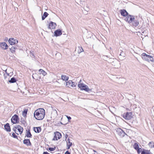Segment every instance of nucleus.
<instances>
[{
	"label": "nucleus",
	"instance_id": "49530a36",
	"mask_svg": "<svg viewBox=\"0 0 154 154\" xmlns=\"http://www.w3.org/2000/svg\"><path fill=\"white\" fill-rule=\"evenodd\" d=\"M43 154H50L47 152H44Z\"/></svg>",
	"mask_w": 154,
	"mask_h": 154
},
{
	"label": "nucleus",
	"instance_id": "ddd939ff",
	"mask_svg": "<svg viewBox=\"0 0 154 154\" xmlns=\"http://www.w3.org/2000/svg\"><path fill=\"white\" fill-rule=\"evenodd\" d=\"M23 143L27 146H31L32 145L30 140L28 139H24L23 140Z\"/></svg>",
	"mask_w": 154,
	"mask_h": 154
},
{
	"label": "nucleus",
	"instance_id": "c85d7f7f",
	"mask_svg": "<svg viewBox=\"0 0 154 154\" xmlns=\"http://www.w3.org/2000/svg\"><path fill=\"white\" fill-rule=\"evenodd\" d=\"M61 79L62 80L64 81H67L69 79V77L65 75H61Z\"/></svg>",
	"mask_w": 154,
	"mask_h": 154
},
{
	"label": "nucleus",
	"instance_id": "f257e3e1",
	"mask_svg": "<svg viewBox=\"0 0 154 154\" xmlns=\"http://www.w3.org/2000/svg\"><path fill=\"white\" fill-rule=\"evenodd\" d=\"M141 55L142 58L144 60L149 62L150 61L153 62V58L152 56H151L150 55L147 54L145 53H143Z\"/></svg>",
	"mask_w": 154,
	"mask_h": 154
},
{
	"label": "nucleus",
	"instance_id": "a211bd4d",
	"mask_svg": "<svg viewBox=\"0 0 154 154\" xmlns=\"http://www.w3.org/2000/svg\"><path fill=\"white\" fill-rule=\"evenodd\" d=\"M131 23H132V25L133 26H134L135 27H137L139 24V21L135 19Z\"/></svg>",
	"mask_w": 154,
	"mask_h": 154
},
{
	"label": "nucleus",
	"instance_id": "ea45409f",
	"mask_svg": "<svg viewBox=\"0 0 154 154\" xmlns=\"http://www.w3.org/2000/svg\"><path fill=\"white\" fill-rule=\"evenodd\" d=\"M66 117L67 119L68 120V121H69L71 119V117L69 116H66Z\"/></svg>",
	"mask_w": 154,
	"mask_h": 154
},
{
	"label": "nucleus",
	"instance_id": "79ce46f5",
	"mask_svg": "<svg viewBox=\"0 0 154 154\" xmlns=\"http://www.w3.org/2000/svg\"><path fill=\"white\" fill-rule=\"evenodd\" d=\"M64 154H70V152L67 150L66 152Z\"/></svg>",
	"mask_w": 154,
	"mask_h": 154
},
{
	"label": "nucleus",
	"instance_id": "7ed1b4c3",
	"mask_svg": "<svg viewBox=\"0 0 154 154\" xmlns=\"http://www.w3.org/2000/svg\"><path fill=\"white\" fill-rule=\"evenodd\" d=\"M34 117L38 120H42L44 118L45 115L39 113V112L35 111L34 113Z\"/></svg>",
	"mask_w": 154,
	"mask_h": 154
},
{
	"label": "nucleus",
	"instance_id": "cd10ccee",
	"mask_svg": "<svg viewBox=\"0 0 154 154\" xmlns=\"http://www.w3.org/2000/svg\"><path fill=\"white\" fill-rule=\"evenodd\" d=\"M18 127V128L17 129L18 131L20 132V134H22L23 132V128L20 126Z\"/></svg>",
	"mask_w": 154,
	"mask_h": 154
},
{
	"label": "nucleus",
	"instance_id": "a19ab883",
	"mask_svg": "<svg viewBox=\"0 0 154 154\" xmlns=\"http://www.w3.org/2000/svg\"><path fill=\"white\" fill-rule=\"evenodd\" d=\"M13 130L16 134H18L16 132V128H13Z\"/></svg>",
	"mask_w": 154,
	"mask_h": 154
},
{
	"label": "nucleus",
	"instance_id": "20e7f679",
	"mask_svg": "<svg viewBox=\"0 0 154 154\" xmlns=\"http://www.w3.org/2000/svg\"><path fill=\"white\" fill-rule=\"evenodd\" d=\"M122 116L125 119L129 120L133 117L132 113L131 112H127L124 113Z\"/></svg>",
	"mask_w": 154,
	"mask_h": 154
},
{
	"label": "nucleus",
	"instance_id": "e433bc0d",
	"mask_svg": "<svg viewBox=\"0 0 154 154\" xmlns=\"http://www.w3.org/2000/svg\"><path fill=\"white\" fill-rule=\"evenodd\" d=\"M55 148H56L55 147L54 148L49 147L48 149L51 151H53L55 149Z\"/></svg>",
	"mask_w": 154,
	"mask_h": 154
},
{
	"label": "nucleus",
	"instance_id": "72a5a7b5",
	"mask_svg": "<svg viewBox=\"0 0 154 154\" xmlns=\"http://www.w3.org/2000/svg\"><path fill=\"white\" fill-rule=\"evenodd\" d=\"M149 145L151 148L154 147V142L153 141H151L149 142Z\"/></svg>",
	"mask_w": 154,
	"mask_h": 154
},
{
	"label": "nucleus",
	"instance_id": "c756f323",
	"mask_svg": "<svg viewBox=\"0 0 154 154\" xmlns=\"http://www.w3.org/2000/svg\"><path fill=\"white\" fill-rule=\"evenodd\" d=\"M27 112V110L26 109H24L22 112V115L24 117L26 116Z\"/></svg>",
	"mask_w": 154,
	"mask_h": 154
},
{
	"label": "nucleus",
	"instance_id": "c03bdc74",
	"mask_svg": "<svg viewBox=\"0 0 154 154\" xmlns=\"http://www.w3.org/2000/svg\"><path fill=\"white\" fill-rule=\"evenodd\" d=\"M20 126V125H15V126H14V128H15L16 129H17L18 128V126Z\"/></svg>",
	"mask_w": 154,
	"mask_h": 154
},
{
	"label": "nucleus",
	"instance_id": "f03ea898",
	"mask_svg": "<svg viewBox=\"0 0 154 154\" xmlns=\"http://www.w3.org/2000/svg\"><path fill=\"white\" fill-rule=\"evenodd\" d=\"M135 19L134 16L133 15L130 14H129L127 16L124 20L129 23H131Z\"/></svg>",
	"mask_w": 154,
	"mask_h": 154
},
{
	"label": "nucleus",
	"instance_id": "0eeeda50",
	"mask_svg": "<svg viewBox=\"0 0 154 154\" xmlns=\"http://www.w3.org/2000/svg\"><path fill=\"white\" fill-rule=\"evenodd\" d=\"M57 24L56 23L53 22L52 21H51L48 25V27L49 29H54L55 28Z\"/></svg>",
	"mask_w": 154,
	"mask_h": 154
},
{
	"label": "nucleus",
	"instance_id": "f3484780",
	"mask_svg": "<svg viewBox=\"0 0 154 154\" xmlns=\"http://www.w3.org/2000/svg\"><path fill=\"white\" fill-rule=\"evenodd\" d=\"M4 128L5 130L8 132H10L11 131V128L8 123H6L4 125Z\"/></svg>",
	"mask_w": 154,
	"mask_h": 154
},
{
	"label": "nucleus",
	"instance_id": "f704fd0d",
	"mask_svg": "<svg viewBox=\"0 0 154 154\" xmlns=\"http://www.w3.org/2000/svg\"><path fill=\"white\" fill-rule=\"evenodd\" d=\"M12 135V137H14V138H17V139H18V138H17V136L16 135V134H15V133H13Z\"/></svg>",
	"mask_w": 154,
	"mask_h": 154
},
{
	"label": "nucleus",
	"instance_id": "2f4dec72",
	"mask_svg": "<svg viewBox=\"0 0 154 154\" xmlns=\"http://www.w3.org/2000/svg\"><path fill=\"white\" fill-rule=\"evenodd\" d=\"M66 86H71V84H72V80H69L67 82H66Z\"/></svg>",
	"mask_w": 154,
	"mask_h": 154
},
{
	"label": "nucleus",
	"instance_id": "603ef678",
	"mask_svg": "<svg viewBox=\"0 0 154 154\" xmlns=\"http://www.w3.org/2000/svg\"><path fill=\"white\" fill-rule=\"evenodd\" d=\"M43 88V87H39V89H41V88Z\"/></svg>",
	"mask_w": 154,
	"mask_h": 154
},
{
	"label": "nucleus",
	"instance_id": "473e14b6",
	"mask_svg": "<svg viewBox=\"0 0 154 154\" xmlns=\"http://www.w3.org/2000/svg\"><path fill=\"white\" fill-rule=\"evenodd\" d=\"M75 80H73V81H72V84H71V87H76L77 85V83L75 81Z\"/></svg>",
	"mask_w": 154,
	"mask_h": 154
},
{
	"label": "nucleus",
	"instance_id": "412c9836",
	"mask_svg": "<svg viewBox=\"0 0 154 154\" xmlns=\"http://www.w3.org/2000/svg\"><path fill=\"white\" fill-rule=\"evenodd\" d=\"M33 130L35 133H39L41 131V128L40 127H34Z\"/></svg>",
	"mask_w": 154,
	"mask_h": 154
},
{
	"label": "nucleus",
	"instance_id": "3c124183",
	"mask_svg": "<svg viewBox=\"0 0 154 154\" xmlns=\"http://www.w3.org/2000/svg\"><path fill=\"white\" fill-rule=\"evenodd\" d=\"M33 75H34V74H33V75H32V76L33 78L34 79V78L33 76Z\"/></svg>",
	"mask_w": 154,
	"mask_h": 154
},
{
	"label": "nucleus",
	"instance_id": "f8f14e48",
	"mask_svg": "<svg viewBox=\"0 0 154 154\" xmlns=\"http://www.w3.org/2000/svg\"><path fill=\"white\" fill-rule=\"evenodd\" d=\"M0 47L4 50L7 49L8 47V45L5 42H0Z\"/></svg>",
	"mask_w": 154,
	"mask_h": 154
},
{
	"label": "nucleus",
	"instance_id": "4468645a",
	"mask_svg": "<svg viewBox=\"0 0 154 154\" xmlns=\"http://www.w3.org/2000/svg\"><path fill=\"white\" fill-rule=\"evenodd\" d=\"M116 131L121 137H123L125 136V133L121 129L118 128L117 129Z\"/></svg>",
	"mask_w": 154,
	"mask_h": 154
},
{
	"label": "nucleus",
	"instance_id": "2eb2a0df",
	"mask_svg": "<svg viewBox=\"0 0 154 154\" xmlns=\"http://www.w3.org/2000/svg\"><path fill=\"white\" fill-rule=\"evenodd\" d=\"M78 89L81 91L85 90V91L90 93L91 92L92 90L89 89L88 87H78Z\"/></svg>",
	"mask_w": 154,
	"mask_h": 154
},
{
	"label": "nucleus",
	"instance_id": "864d4df0",
	"mask_svg": "<svg viewBox=\"0 0 154 154\" xmlns=\"http://www.w3.org/2000/svg\"><path fill=\"white\" fill-rule=\"evenodd\" d=\"M5 72L6 73L7 72V70H5Z\"/></svg>",
	"mask_w": 154,
	"mask_h": 154
},
{
	"label": "nucleus",
	"instance_id": "4be33fe9",
	"mask_svg": "<svg viewBox=\"0 0 154 154\" xmlns=\"http://www.w3.org/2000/svg\"><path fill=\"white\" fill-rule=\"evenodd\" d=\"M125 54L124 52L122 51L120 54L119 55V59H121L122 60H123V58L125 57Z\"/></svg>",
	"mask_w": 154,
	"mask_h": 154
},
{
	"label": "nucleus",
	"instance_id": "5fc2aeb1",
	"mask_svg": "<svg viewBox=\"0 0 154 154\" xmlns=\"http://www.w3.org/2000/svg\"><path fill=\"white\" fill-rule=\"evenodd\" d=\"M17 85L18 86H20V85H19L18 84H17Z\"/></svg>",
	"mask_w": 154,
	"mask_h": 154
},
{
	"label": "nucleus",
	"instance_id": "6e6552de",
	"mask_svg": "<svg viewBox=\"0 0 154 154\" xmlns=\"http://www.w3.org/2000/svg\"><path fill=\"white\" fill-rule=\"evenodd\" d=\"M134 148L137 151L138 154H140L141 152V148H139L138 143H135L133 145Z\"/></svg>",
	"mask_w": 154,
	"mask_h": 154
},
{
	"label": "nucleus",
	"instance_id": "9d476101",
	"mask_svg": "<svg viewBox=\"0 0 154 154\" xmlns=\"http://www.w3.org/2000/svg\"><path fill=\"white\" fill-rule=\"evenodd\" d=\"M62 29H58L54 32V36L56 37H58L60 36L62 34Z\"/></svg>",
	"mask_w": 154,
	"mask_h": 154
},
{
	"label": "nucleus",
	"instance_id": "5701e85b",
	"mask_svg": "<svg viewBox=\"0 0 154 154\" xmlns=\"http://www.w3.org/2000/svg\"><path fill=\"white\" fill-rule=\"evenodd\" d=\"M82 80L80 79L78 84V87H88V86L82 83H81Z\"/></svg>",
	"mask_w": 154,
	"mask_h": 154
},
{
	"label": "nucleus",
	"instance_id": "393cba45",
	"mask_svg": "<svg viewBox=\"0 0 154 154\" xmlns=\"http://www.w3.org/2000/svg\"><path fill=\"white\" fill-rule=\"evenodd\" d=\"M48 15V14L46 12H44L42 16V20H44L47 17Z\"/></svg>",
	"mask_w": 154,
	"mask_h": 154
},
{
	"label": "nucleus",
	"instance_id": "37998d69",
	"mask_svg": "<svg viewBox=\"0 0 154 154\" xmlns=\"http://www.w3.org/2000/svg\"><path fill=\"white\" fill-rule=\"evenodd\" d=\"M21 122L25 126H26L25 124L24 123L25 122L24 120L23 121H22Z\"/></svg>",
	"mask_w": 154,
	"mask_h": 154
},
{
	"label": "nucleus",
	"instance_id": "1a4fd4ad",
	"mask_svg": "<svg viewBox=\"0 0 154 154\" xmlns=\"http://www.w3.org/2000/svg\"><path fill=\"white\" fill-rule=\"evenodd\" d=\"M8 42L11 45H12L17 43H18V41L17 40L13 38H10L8 40Z\"/></svg>",
	"mask_w": 154,
	"mask_h": 154
},
{
	"label": "nucleus",
	"instance_id": "bb28decb",
	"mask_svg": "<svg viewBox=\"0 0 154 154\" xmlns=\"http://www.w3.org/2000/svg\"><path fill=\"white\" fill-rule=\"evenodd\" d=\"M17 49L16 48L14 47V46H12L11 47L9 48V50H10L11 52L13 53H14L15 52L16 49Z\"/></svg>",
	"mask_w": 154,
	"mask_h": 154
},
{
	"label": "nucleus",
	"instance_id": "58836bf2",
	"mask_svg": "<svg viewBox=\"0 0 154 154\" xmlns=\"http://www.w3.org/2000/svg\"><path fill=\"white\" fill-rule=\"evenodd\" d=\"M67 146V149H69L70 147L72 146L71 145V144H66Z\"/></svg>",
	"mask_w": 154,
	"mask_h": 154
},
{
	"label": "nucleus",
	"instance_id": "6ab92c4d",
	"mask_svg": "<svg viewBox=\"0 0 154 154\" xmlns=\"http://www.w3.org/2000/svg\"><path fill=\"white\" fill-rule=\"evenodd\" d=\"M141 154H151V152L149 151L145 150L144 149H141Z\"/></svg>",
	"mask_w": 154,
	"mask_h": 154
},
{
	"label": "nucleus",
	"instance_id": "8fccbe9b",
	"mask_svg": "<svg viewBox=\"0 0 154 154\" xmlns=\"http://www.w3.org/2000/svg\"><path fill=\"white\" fill-rule=\"evenodd\" d=\"M86 14H87L88 13V11H86L85 13Z\"/></svg>",
	"mask_w": 154,
	"mask_h": 154
},
{
	"label": "nucleus",
	"instance_id": "4c0bfd02",
	"mask_svg": "<svg viewBox=\"0 0 154 154\" xmlns=\"http://www.w3.org/2000/svg\"><path fill=\"white\" fill-rule=\"evenodd\" d=\"M34 52L32 51V52H30V56L32 57H35V55L34 54Z\"/></svg>",
	"mask_w": 154,
	"mask_h": 154
},
{
	"label": "nucleus",
	"instance_id": "6e6d98bb",
	"mask_svg": "<svg viewBox=\"0 0 154 154\" xmlns=\"http://www.w3.org/2000/svg\"><path fill=\"white\" fill-rule=\"evenodd\" d=\"M153 130L154 131V128H153Z\"/></svg>",
	"mask_w": 154,
	"mask_h": 154
},
{
	"label": "nucleus",
	"instance_id": "09e8293b",
	"mask_svg": "<svg viewBox=\"0 0 154 154\" xmlns=\"http://www.w3.org/2000/svg\"><path fill=\"white\" fill-rule=\"evenodd\" d=\"M6 74L7 75L9 76V73L6 72Z\"/></svg>",
	"mask_w": 154,
	"mask_h": 154
},
{
	"label": "nucleus",
	"instance_id": "39448f33",
	"mask_svg": "<svg viewBox=\"0 0 154 154\" xmlns=\"http://www.w3.org/2000/svg\"><path fill=\"white\" fill-rule=\"evenodd\" d=\"M11 122L13 124H15L19 123V118L18 116L17 115L15 114L11 118Z\"/></svg>",
	"mask_w": 154,
	"mask_h": 154
},
{
	"label": "nucleus",
	"instance_id": "aec40b11",
	"mask_svg": "<svg viewBox=\"0 0 154 154\" xmlns=\"http://www.w3.org/2000/svg\"><path fill=\"white\" fill-rule=\"evenodd\" d=\"M35 111L39 112L40 114L45 115V110L43 108L38 109L36 110Z\"/></svg>",
	"mask_w": 154,
	"mask_h": 154
},
{
	"label": "nucleus",
	"instance_id": "a878e982",
	"mask_svg": "<svg viewBox=\"0 0 154 154\" xmlns=\"http://www.w3.org/2000/svg\"><path fill=\"white\" fill-rule=\"evenodd\" d=\"M17 81V79L14 77L11 78L10 80H9L8 82L10 83H14L16 82Z\"/></svg>",
	"mask_w": 154,
	"mask_h": 154
},
{
	"label": "nucleus",
	"instance_id": "9b49d317",
	"mask_svg": "<svg viewBox=\"0 0 154 154\" xmlns=\"http://www.w3.org/2000/svg\"><path fill=\"white\" fill-rule=\"evenodd\" d=\"M119 11L121 15L125 17L129 14L126 10L125 9H121Z\"/></svg>",
	"mask_w": 154,
	"mask_h": 154
},
{
	"label": "nucleus",
	"instance_id": "dca6fc26",
	"mask_svg": "<svg viewBox=\"0 0 154 154\" xmlns=\"http://www.w3.org/2000/svg\"><path fill=\"white\" fill-rule=\"evenodd\" d=\"M25 135L26 137L28 138H32V135L31 133L30 129H29L28 130H26Z\"/></svg>",
	"mask_w": 154,
	"mask_h": 154
},
{
	"label": "nucleus",
	"instance_id": "7c9ffc66",
	"mask_svg": "<svg viewBox=\"0 0 154 154\" xmlns=\"http://www.w3.org/2000/svg\"><path fill=\"white\" fill-rule=\"evenodd\" d=\"M78 53L79 54L81 53V52L84 51L83 49L81 47H78Z\"/></svg>",
	"mask_w": 154,
	"mask_h": 154
},
{
	"label": "nucleus",
	"instance_id": "423d86ee",
	"mask_svg": "<svg viewBox=\"0 0 154 154\" xmlns=\"http://www.w3.org/2000/svg\"><path fill=\"white\" fill-rule=\"evenodd\" d=\"M62 137L60 133L59 132L56 131L54 133V136L53 140H57L60 139Z\"/></svg>",
	"mask_w": 154,
	"mask_h": 154
},
{
	"label": "nucleus",
	"instance_id": "c9c22d12",
	"mask_svg": "<svg viewBox=\"0 0 154 154\" xmlns=\"http://www.w3.org/2000/svg\"><path fill=\"white\" fill-rule=\"evenodd\" d=\"M67 144H71V145H72V143L70 141V139L69 138L67 139Z\"/></svg>",
	"mask_w": 154,
	"mask_h": 154
},
{
	"label": "nucleus",
	"instance_id": "b1692460",
	"mask_svg": "<svg viewBox=\"0 0 154 154\" xmlns=\"http://www.w3.org/2000/svg\"><path fill=\"white\" fill-rule=\"evenodd\" d=\"M39 72L40 74H42L44 76L46 75L47 74L46 72L42 69H40L39 70Z\"/></svg>",
	"mask_w": 154,
	"mask_h": 154
},
{
	"label": "nucleus",
	"instance_id": "de8ad7c7",
	"mask_svg": "<svg viewBox=\"0 0 154 154\" xmlns=\"http://www.w3.org/2000/svg\"><path fill=\"white\" fill-rule=\"evenodd\" d=\"M8 40V38L7 37L5 38V40L6 41Z\"/></svg>",
	"mask_w": 154,
	"mask_h": 154
},
{
	"label": "nucleus",
	"instance_id": "a18cd8bd",
	"mask_svg": "<svg viewBox=\"0 0 154 154\" xmlns=\"http://www.w3.org/2000/svg\"><path fill=\"white\" fill-rule=\"evenodd\" d=\"M68 136V135L67 134H66L65 135V140H66V139L67 138Z\"/></svg>",
	"mask_w": 154,
	"mask_h": 154
}]
</instances>
